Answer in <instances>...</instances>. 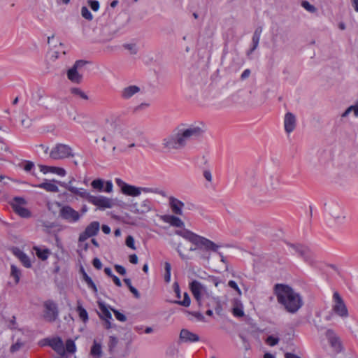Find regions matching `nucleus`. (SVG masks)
I'll list each match as a JSON object with an SVG mask.
<instances>
[{
    "mask_svg": "<svg viewBox=\"0 0 358 358\" xmlns=\"http://www.w3.org/2000/svg\"><path fill=\"white\" fill-rule=\"evenodd\" d=\"M203 177L208 182H211L212 181L213 178H212L211 172L209 170H205L203 171Z\"/></svg>",
    "mask_w": 358,
    "mask_h": 358,
    "instance_id": "69168bd1",
    "label": "nucleus"
},
{
    "mask_svg": "<svg viewBox=\"0 0 358 358\" xmlns=\"http://www.w3.org/2000/svg\"><path fill=\"white\" fill-rule=\"evenodd\" d=\"M133 211L139 215H144L152 210V205L149 199H145L140 204L134 203L132 206Z\"/></svg>",
    "mask_w": 358,
    "mask_h": 358,
    "instance_id": "412c9836",
    "label": "nucleus"
},
{
    "mask_svg": "<svg viewBox=\"0 0 358 358\" xmlns=\"http://www.w3.org/2000/svg\"><path fill=\"white\" fill-rule=\"evenodd\" d=\"M93 266L97 269H101L102 264L98 258H95L93 259Z\"/></svg>",
    "mask_w": 358,
    "mask_h": 358,
    "instance_id": "338daca9",
    "label": "nucleus"
},
{
    "mask_svg": "<svg viewBox=\"0 0 358 358\" xmlns=\"http://www.w3.org/2000/svg\"><path fill=\"white\" fill-rule=\"evenodd\" d=\"M103 184H104V182L102 180L96 179L92 182L91 185L94 189L101 192V191H103Z\"/></svg>",
    "mask_w": 358,
    "mask_h": 358,
    "instance_id": "49530a36",
    "label": "nucleus"
},
{
    "mask_svg": "<svg viewBox=\"0 0 358 358\" xmlns=\"http://www.w3.org/2000/svg\"><path fill=\"white\" fill-rule=\"evenodd\" d=\"M326 337L331 346L336 352L342 350V343L339 336L331 329H328L326 331Z\"/></svg>",
    "mask_w": 358,
    "mask_h": 358,
    "instance_id": "6ab92c4d",
    "label": "nucleus"
},
{
    "mask_svg": "<svg viewBox=\"0 0 358 358\" xmlns=\"http://www.w3.org/2000/svg\"><path fill=\"white\" fill-rule=\"evenodd\" d=\"M40 171L43 174H48L49 173L57 175L61 177H64L66 175V171L62 167L39 165Z\"/></svg>",
    "mask_w": 358,
    "mask_h": 358,
    "instance_id": "b1692460",
    "label": "nucleus"
},
{
    "mask_svg": "<svg viewBox=\"0 0 358 358\" xmlns=\"http://www.w3.org/2000/svg\"><path fill=\"white\" fill-rule=\"evenodd\" d=\"M331 310L334 314L342 320H345L349 317L348 307L338 292H334L333 294Z\"/></svg>",
    "mask_w": 358,
    "mask_h": 358,
    "instance_id": "39448f33",
    "label": "nucleus"
},
{
    "mask_svg": "<svg viewBox=\"0 0 358 358\" xmlns=\"http://www.w3.org/2000/svg\"><path fill=\"white\" fill-rule=\"evenodd\" d=\"M124 281L126 283V285L128 286L129 290L134 294V296L136 298H138L139 297V293H138V290L131 285L130 279L125 278L124 280Z\"/></svg>",
    "mask_w": 358,
    "mask_h": 358,
    "instance_id": "8fccbe9b",
    "label": "nucleus"
},
{
    "mask_svg": "<svg viewBox=\"0 0 358 358\" xmlns=\"http://www.w3.org/2000/svg\"><path fill=\"white\" fill-rule=\"evenodd\" d=\"M329 213L336 223H343L345 220L343 208L338 204H334L329 206Z\"/></svg>",
    "mask_w": 358,
    "mask_h": 358,
    "instance_id": "a211bd4d",
    "label": "nucleus"
},
{
    "mask_svg": "<svg viewBox=\"0 0 358 358\" xmlns=\"http://www.w3.org/2000/svg\"><path fill=\"white\" fill-rule=\"evenodd\" d=\"M87 3L93 11L96 12L99 10L100 6L98 1L90 0Z\"/></svg>",
    "mask_w": 358,
    "mask_h": 358,
    "instance_id": "864d4df0",
    "label": "nucleus"
},
{
    "mask_svg": "<svg viewBox=\"0 0 358 358\" xmlns=\"http://www.w3.org/2000/svg\"><path fill=\"white\" fill-rule=\"evenodd\" d=\"M352 113L355 117H358V101L349 106L341 115V117H347L350 113Z\"/></svg>",
    "mask_w": 358,
    "mask_h": 358,
    "instance_id": "e433bc0d",
    "label": "nucleus"
},
{
    "mask_svg": "<svg viewBox=\"0 0 358 358\" xmlns=\"http://www.w3.org/2000/svg\"><path fill=\"white\" fill-rule=\"evenodd\" d=\"M175 234L191 243L193 247L189 248V251L201 252L200 258L203 259L208 260L210 252H217L220 248V245L213 241L187 229L176 230Z\"/></svg>",
    "mask_w": 358,
    "mask_h": 358,
    "instance_id": "7ed1b4c3",
    "label": "nucleus"
},
{
    "mask_svg": "<svg viewBox=\"0 0 358 358\" xmlns=\"http://www.w3.org/2000/svg\"><path fill=\"white\" fill-rule=\"evenodd\" d=\"M228 285H229L231 288H232V289H235V290L237 292V293H238V295H241V289L238 288V286L237 283H236L235 281H234V280H230V281H229V282H228Z\"/></svg>",
    "mask_w": 358,
    "mask_h": 358,
    "instance_id": "bf43d9fd",
    "label": "nucleus"
},
{
    "mask_svg": "<svg viewBox=\"0 0 358 358\" xmlns=\"http://www.w3.org/2000/svg\"><path fill=\"white\" fill-rule=\"evenodd\" d=\"M100 229V224L97 221H94L87 226L85 231L79 236L78 241L80 243L86 241L87 238L97 234Z\"/></svg>",
    "mask_w": 358,
    "mask_h": 358,
    "instance_id": "f8f14e48",
    "label": "nucleus"
},
{
    "mask_svg": "<svg viewBox=\"0 0 358 358\" xmlns=\"http://www.w3.org/2000/svg\"><path fill=\"white\" fill-rule=\"evenodd\" d=\"M87 201L101 210L111 208L114 206V203L111 199L101 195L94 196L90 194Z\"/></svg>",
    "mask_w": 358,
    "mask_h": 358,
    "instance_id": "9d476101",
    "label": "nucleus"
},
{
    "mask_svg": "<svg viewBox=\"0 0 358 358\" xmlns=\"http://www.w3.org/2000/svg\"><path fill=\"white\" fill-rule=\"evenodd\" d=\"M44 318L48 322L55 321L58 315L57 305L51 301H48L44 303Z\"/></svg>",
    "mask_w": 358,
    "mask_h": 358,
    "instance_id": "f3484780",
    "label": "nucleus"
},
{
    "mask_svg": "<svg viewBox=\"0 0 358 358\" xmlns=\"http://www.w3.org/2000/svg\"><path fill=\"white\" fill-rule=\"evenodd\" d=\"M21 275H22V273H21L20 269L18 268L15 265H11L10 276L11 278H13V280H14V282H13L14 285H16L19 283V282L20 280Z\"/></svg>",
    "mask_w": 358,
    "mask_h": 358,
    "instance_id": "72a5a7b5",
    "label": "nucleus"
},
{
    "mask_svg": "<svg viewBox=\"0 0 358 358\" xmlns=\"http://www.w3.org/2000/svg\"><path fill=\"white\" fill-rule=\"evenodd\" d=\"M59 52L55 50H50L46 55V63L48 66H50L59 57Z\"/></svg>",
    "mask_w": 358,
    "mask_h": 358,
    "instance_id": "f704fd0d",
    "label": "nucleus"
},
{
    "mask_svg": "<svg viewBox=\"0 0 358 358\" xmlns=\"http://www.w3.org/2000/svg\"><path fill=\"white\" fill-rule=\"evenodd\" d=\"M113 185L111 181H107L106 182L105 189L103 191L110 193L113 191Z\"/></svg>",
    "mask_w": 358,
    "mask_h": 358,
    "instance_id": "680f3d73",
    "label": "nucleus"
},
{
    "mask_svg": "<svg viewBox=\"0 0 358 358\" xmlns=\"http://www.w3.org/2000/svg\"><path fill=\"white\" fill-rule=\"evenodd\" d=\"M49 345L60 355L65 354L64 343L60 338H54L49 341Z\"/></svg>",
    "mask_w": 358,
    "mask_h": 358,
    "instance_id": "cd10ccee",
    "label": "nucleus"
},
{
    "mask_svg": "<svg viewBox=\"0 0 358 358\" xmlns=\"http://www.w3.org/2000/svg\"><path fill=\"white\" fill-rule=\"evenodd\" d=\"M177 303L180 305H182L185 307H188L190 305L191 300L187 292L184 293L183 299L182 301H178Z\"/></svg>",
    "mask_w": 358,
    "mask_h": 358,
    "instance_id": "09e8293b",
    "label": "nucleus"
},
{
    "mask_svg": "<svg viewBox=\"0 0 358 358\" xmlns=\"http://www.w3.org/2000/svg\"><path fill=\"white\" fill-rule=\"evenodd\" d=\"M71 156L72 149L65 144H57L50 152V157L53 159H62Z\"/></svg>",
    "mask_w": 358,
    "mask_h": 358,
    "instance_id": "6e6552de",
    "label": "nucleus"
},
{
    "mask_svg": "<svg viewBox=\"0 0 358 358\" xmlns=\"http://www.w3.org/2000/svg\"><path fill=\"white\" fill-rule=\"evenodd\" d=\"M115 269L120 275H125L126 273V269L121 265H115Z\"/></svg>",
    "mask_w": 358,
    "mask_h": 358,
    "instance_id": "0e129e2a",
    "label": "nucleus"
},
{
    "mask_svg": "<svg viewBox=\"0 0 358 358\" xmlns=\"http://www.w3.org/2000/svg\"><path fill=\"white\" fill-rule=\"evenodd\" d=\"M126 245L132 250H136L134 239L131 236H128L125 241Z\"/></svg>",
    "mask_w": 358,
    "mask_h": 358,
    "instance_id": "5fc2aeb1",
    "label": "nucleus"
},
{
    "mask_svg": "<svg viewBox=\"0 0 358 358\" xmlns=\"http://www.w3.org/2000/svg\"><path fill=\"white\" fill-rule=\"evenodd\" d=\"M164 280L166 282H169L171 280V264L168 262L164 263Z\"/></svg>",
    "mask_w": 358,
    "mask_h": 358,
    "instance_id": "c03bdc74",
    "label": "nucleus"
},
{
    "mask_svg": "<svg viewBox=\"0 0 358 358\" xmlns=\"http://www.w3.org/2000/svg\"><path fill=\"white\" fill-rule=\"evenodd\" d=\"M178 349L175 346H170L166 351V355L169 357H173L178 354Z\"/></svg>",
    "mask_w": 358,
    "mask_h": 358,
    "instance_id": "3c124183",
    "label": "nucleus"
},
{
    "mask_svg": "<svg viewBox=\"0 0 358 358\" xmlns=\"http://www.w3.org/2000/svg\"><path fill=\"white\" fill-rule=\"evenodd\" d=\"M169 205L173 214L177 215H183L185 203L182 201L174 196H170L169 198Z\"/></svg>",
    "mask_w": 358,
    "mask_h": 358,
    "instance_id": "aec40b11",
    "label": "nucleus"
},
{
    "mask_svg": "<svg viewBox=\"0 0 358 358\" xmlns=\"http://www.w3.org/2000/svg\"><path fill=\"white\" fill-rule=\"evenodd\" d=\"M133 138L134 134L127 126L123 124H115L106 128L101 140L106 143L113 145V151H115L117 148L123 149L134 147Z\"/></svg>",
    "mask_w": 358,
    "mask_h": 358,
    "instance_id": "f03ea898",
    "label": "nucleus"
},
{
    "mask_svg": "<svg viewBox=\"0 0 358 358\" xmlns=\"http://www.w3.org/2000/svg\"><path fill=\"white\" fill-rule=\"evenodd\" d=\"M59 216L69 222L74 223L78 222L81 215L70 206H64L59 210Z\"/></svg>",
    "mask_w": 358,
    "mask_h": 358,
    "instance_id": "9b49d317",
    "label": "nucleus"
},
{
    "mask_svg": "<svg viewBox=\"0 0 358 358\" xmlns=\"http://www.w3.org/2000/svg\"><path fill=\"white\" fill-rule=\"evenodd\" d=\"M76 311L78 313L79 317L83 322H87L88 320V314L86 310L80 304L78 305Z\"/></svg>",
    "mask_w": 358,
    "mask_h": 358,
    "instance_id": "ea45409f",
    "label": "nucleus"
},
{
    "mask_svg": "<svg viewBox=\"0 0 358 358\" xmlns=\"http://www.w3.org/2000/svg\"><path fill=\"white\" fill-rule=\"evenodd\" d=\"M65 350L70 353H74L76 351V346L73 340L69 339L66 341Z\"/></svg>",
    "mask_w": 358,
    "mask_h": 358,
    "instance_id": "a18cd8bd",
    "label": "nucleus"
},
{
    "mask_svg": "<svg viewBox=\"0 0 358 358\" xmlns=\"http://www.w3.org/2000/svg\"><path fill=\"white\" fill-rule=\"evenodd\" d=\"M259 39H260V33L255 31L253 35V37H252L253 48L251 51H253L254 50H255L257 48V46L259 45Z\"/></svg>",
    "mask_w": 358,
    "mask_h": 358,
    "instance_id": "603ef678",
    "label": "nucleus"
},
{
    "mask_svg": "<svg viewBox=\"0 0 358 358\" xmlns=\"http://www.w3.org/2000/svg\"><path fill=\"white\" fill-rule=\"evenodd\" d=\"M279 186L278 177L272 174L264 175V183H262V192H269L276 189Z\"/></svg>",
    "mask_w": 358,
    "mask_h": 358,
    "instance_id": "ddd939ff",
    "label": "nucleus"
},
{
    "mask_svg": "<svg viewBox=\"0 0 358 358\" xmlns=\"http://www.w3.org/2000/svg\"><path fill=\"white\" fill-rule=\"evenodd\" d=\"M232 314L236 317L244 316L243 305L241 301L236 299L233 302Z\"/></svg>",
    "mask_w": 358,
    "mask_h": 358,
    "instance_id": "7c9ffc66",
    "label": "nucleus"
},
{
    "mask_svg": "<svg viewBox=\"0 0 358 358\" xmlns=\"http://www.w3.org/2000/svg\"><path fill=\"white\" fill-rule=\"evenodd\" d=\"M83 61L76 62L74 65L67 71L68 79L74 83H80L83 80V76L78 72V69L84 65Z\"/></svg>",
    "mask_w": 358,
    "mask_h": 358,
    "instance_id": "4468645a",
    "label": "nucleus"
},
{
    "mask_svg": "<svg viewBox=\"0 0 358 358\" xmlns=\"http://www.w3.org/2000/svg\"><path fill=\"white\" fill-rule=\"evenodd\" d=\"M163 222L169 224L171 226L184 229L185 222L178 216L174 215H165L161 217Z\"/></svg>",
    "mask_w": 358,
    "mask_h": 358,
    "instance_id": "5701e85b",
    "label": "nucleus"
},
{
    "mask_svg": "<svg viewBox=\"0 0 358 358\" xmlns=\"http://www.w3.org/2000/svg\"><path fill=\"white\" fill-rule=\"evenodd\" d=\"M60 185L69 191L71 194H73L76 196H78L81 199L88 200L90 196V193L84 188H78L74 187L71 185V182H59Z\"/></svg>",
    "mask_w": 358,
    "mask_h": 358,
    "instance_id": "dca6fc26",
    "label": "nucleus"
},
{
    "mask_svg": "<svg viewBox=\"0 0 358 358\" xmlns=\"http://www.w3.org/2000/svg\"><path fill=\"white\" fill-rule=\"evenodd\" d=\"M129 262L134 264H136L138 262V257L135 254L129 255Z\"/></svg>",
    "mask_w": 358,
    "mask_h": 358,
    "instance_id": "774afa93",
    "label": "nucleus"
},
{
    "mask_svg": "<svg viewBox=\"0 0 358 358\" xmlns=\"http://www.w3.org/2000/svg\"><path fill=\"white\" fill-rule=\"evenodd\" d=\"M301 6L305 9L307 11L310 12V13H314L316 12L317 9L316 8L310 4L308 1H302L301 3Z\"/></svg>",
    "mask_w": 358,
    "mask_h": 358,
    "instance_id": "de8ad7c7",
    "label": "nucleus"
},
{
    "mask_svg": "<svg viewBox=\"0 0 358 358\" xmlns=\"http://www.w3.org/2000/svg\"><path fill=\"white\" fill-rule=\"evenodd\" d=\"M173 290L178 299H180V290L178 282H174L173 285Z\"/></svg>",
    "mask_w": 358,
    "mask_h": 358,
    "instance_id": "e2e57ef3",
    "label": "nucleus"
},
{
    "mask_svg": "<svg viewBox=\"0 0 358 358\" xmlns=\"http://www.w3.org/2000/svg\"><path fill=\"white\" fill-rule=\"evenodd\" d=\"M203 132V127L199 125L181 124L163 140L162 144L169 150L182 149L189 141L201 137Z\"/></svg>",
    "mask_w": 358,
    "mask_h": 358,
    "instance_id": "f257e3e1",
    "label": "nucleus"
},
{
    "mask_svg": "<svg viewBox=\"0 0 358 358\" xmlns=\"http://www.w3.org/2000/svg\"><path fill=\"white\" fill-rule=\"evenodd\" d=\"M189 287L199 306H201L204 298L207 297L206 296L209 293L208 290L200 282L195 280L189 282Z\"/></svg>",
    "mask_w": 358,
    "mask_h": 358,
    "instance_id": "0eeeda50",
    "label": "nucleus"
},
{
    "mask_svg": "<svg viewBox=\"0 0 358 358\" xmlns=\"http://www.w3.org/2000/svg\"><path fill=\"white\" fill-rule=\"evenodd\" d=\"M99 308L101 311L100 317L105 320L106 328L110 329L111 327L110 320H112V315L109 309L103 304H100Z\"/></svg>",
    "mask_w": 358,
    "mask_h": 358,
    "instance_id": "c756f323",
    "label": "nucleus"
},
{
    "mask_svg": "<svg viewBox=\"0 0 358 358\" xmlns=\"http://www.w3.org/2000/svg\"><path fill=\"white\" fill-rule=\"evenodd\" d=\"M275 292L278 303L282 305L287 312L295 313L302 306L301 296L289 286L276 285Z\"/></svg>",
    "mask_w": 358,
    "mask_h": 358,
    "instance_id": "20e7f679",
    "label": "nucleus"
},
{
    "mask_svg": "<svg viewBox=\"0 0 358 358\" xmlns=\"http://www.w3.org/2000/svg\"><path fill=\"white\" fill-rule=\"evenodd\" d=\"M33 250L35 251L36 256L40 259L45 261L46 260L50 255L51 254V252L49 249L45 248H41L38 246H34L33 248Z\"/></svg>",
    "mask_w": 358,
    "mask_h": 358,
    "instance_id": "2f4dec72",
    "label": "nucleus"
},
{
    "mask_svg": "<svg viewBox=\"0 0 358 358\" xmlns=\"http://www.w3.org/2000/svg\"><path fill=\"white\" fill-rule=\"evenodd\" d=\"M111 310L113 311L114 315L117 320L120 322H125L127 320V317L124 314L120 313L118 310L114 309Z\"/></svg>",
    "mask_w": 358,
    "mask_h": 358,
    "instance_id": "4d7b16f0",
    "label": "nucleus"
},
{
    "mask_svg": "<svg viewBox=\"0 0 358 358\" xmlns=\"http://www.w3.org/2000/svg\"><path fill=\"white\" fill-rule=\"evenodd\" d=\"M296 125V116L290 112L286 113L284 117V128L285 132L287 134H290L295 129Z\"/></svg>",
    "mask_w": 358,
    "mask_h": 358,
    "instance_id": "4be33fe9",
    "label": "nucleus"
},
{
    "mask_svg": "<svg viewBox=\"0 0 358 358\" xmlns=\"http://www.w3.org/2000/svg\"><path fill=\"white\" fill-rule=\"evenodd\" d=\"M101 346L96 341H94L93 346L91 348L90 354L94 357H99L101 355Z\"/></svg>",
    "mask_w": 358,
    "mask_h": 358,
    "instance_id": "58836bf2",
    "label": "nucleus"
},
{
    "mask_svg": "<svg viewBox=\"0 0 358 358\" xmlns=\"http://www.w3.org/2000/svg\"><path fill=\"white\" fill-rule=\"evenodd\" d=\"M55 182H59L57 180H45L43 182L34 185L36 187L43 189L47 192L57 193L59 192V188Z\"/></svg>",
    "mask_w": 358,
    "mask_h": 358,
    "instance_id": "bb28decb",
    "label": "nucleus"
},
{
    "mask_svg": "<svg viewBox=\"0 0 358 358\" xmlns=\"http://www.w3.org/2000/svg\"><path fill=\"white\" fill-rule=\"evenodd\" d=\"M141 92V87L138 85H129L124 87L121 91V96L124 99H129L135 94Z\"/></svg>",
    "mask_w": 358,
    "mask_h": 358,
    "instance_id": "a878e982",
    "label": "nucleus"
},
{
    "mask_svg": "<svg viewBox=\"0 0 358 358\" xmlns=\"http://www.w3.org/2000/svg\"><path fill=\"white\" fill-rule=\"evenodd\" d=\"M71 94L76 98L81 100H87L88 96L84 91L78 87H73L70 90Z\"/></svg>",
    "mask_w": 358,
    "mask_h": 358,
    "instance_id": "c9c22d12",
    "label": "nucleus"
},
{
    "mask_svg": "<svg viewBox=\"0 0 358 358\" xmlns=\"http://www.w3.org/2000/svg\"><path fill=\"white\" fill-rule=\"evenodd\" d=\"M206 296L207 297L204 298V301L202 302L201 306H213L216 303V298L214 296H213L211 292H209Z\"/></svg>",
    "mask_w": 358,
    "mask_h": 358,
    "instance_id": "4c0bfd02",
    "label": "nucleus"
},
{
    "mask_svg": "<svg viewBox=\"0 0 358 358\" xmlns=\"http://www.w3.org/2000/svg\"><path fill=\"white\" fill-rule=\"evenodd\" d=\"M180 340L183 343H194L199 341V336L188 329H183L180 333Z\"/></svg>",
    "mask_w": 358,
    "mask_h": 358,
    "instance_id": "393cba45",
    "label": "nucleus"
},
{
    "mask_svg": "<svg viewBox=\"0 0 358 358\" xmlns=\"http://www.w3.org/2000/svg\"><path fill=\"white\" fill-rule=\"evenodd\" d=\"M34 167V164L30 161H27L24 165V170L25 171H30Z\"/></svg>",
    "mask_w": 358,
    "mask_h": 358,
    "instance_id": "052dcab7",
    "label": "nucleus"
},
{
    "mask_svg": "<svg viewBox=\"0 0 358 358\" xmlns=\"http://www.w3.org/2000/svg\"><path fill=\"white\" fill-rule=\"evenodd\" d=\"M24 346V343L17 340L15 343H14L10 348V351L13 353L19 351L20 350L22 349Z\"/></svg>",
    "mask_w": 358,
    "mask_h": 358,
    "instance_id": "79ce46f5",
    "label": "nucleus"
},
{
    "mask_svg": "<svg viewBox=\"0 0 358 358\" xmlns=\"http://www.w3.org/2000/svg\"><path fill=\"white\" fill-rule=\"evenodd\" d=\"M247 186L255 192H262V183H264V174L250 172L247 178Z\"/></svg>",
    "mask_w": 358,
    "mask_h": 358,
    "instance_id": "1a4fd4ad",
    "label": "nucleus"
},
{
    "mask_svg": "<svg viewBox=\"0 0 358 358\" xmlns=\"http://www.w3.org/2000/svg\"><path fill=\"white\" fill-rule=\"evenodd\" d=\"M13 211L22 218H30L31 212L27 208V201L22 197H14L10 202Z\"/></svg>",
    "mask_w": 358,
    "mask_h": 358,
    "instance_id": "423d86ee",
    "label": "nucleus"
},
{
    "mask_svg": "<svg viewBox=\"0 0 358 358\" xmlns=\"http://www.w3.org/2000/svg\"><path fill=\"white\" fill-rule=\"evenodd\" d=\"M80 13L82 17L89 21H92L94 18L93 15L86 6H83L81 8Z\"/></svg>",
    "mask_w": 358,
    "mask_h": 358,
    "instance_id": "a19ab883",
    "label": "nucleus"
},
{
    "mask_svg": "<svg viewBox=\"0 0 358 358\" xmlns=\"http://www.w3.org/2000/svg\"><path fill=\"white\" fill-rule=\"evenodd\" d=\"M115 182L120 187L122 194L131 196H138L140 195L139 187L129 185L120 178H117Z\"/></svg>",
    "mask_w": 358,
    "mask_h": 358,
    "instance_id": "2eb2a0df",
    "label": "nucleus"
},
{
    "mask_svg": "<svg viewBox=\"0 0 358 358\" xmlns=\"http://www.w3.org/2000/svg\"><path fill=\"white\" fill-rule=\"evenodd\" d=\"M140 195L144 194H155L164 196V192L159 188L154 186L150 187H139Z\"/></svg>",
    "mask_w": 358,
    "mask_h": 358,
    "instance_id": "473e14b6",
    "label": "nucleus"
},
{
    "mask_svg": "<svg viewBox=\"0 0 358 358\" xmlns=\"http://www.w3.org/2000/svg\"><path fill=\"white\" fill-rule=\"evenodd\" d=\"M123 47L128 50L131 55H136L138 52V47L136 43H125L123 45Z\"/></svg>",
    "mask_w": 358,
    "mask_h": 358,
    "instance_id": "37998d69",
    "label": "nucleus"
},
{
    "mask_svg": "<svg viewBox=\"0 0 358 358\" xmlns=\"http://www.w3.org/2000/svg\"><path fill=\"white\" fill-rule=\"evenodd\" d=\"M279 339L273 336H268L266 339V343L271 346H274L278 343Z\"/></svg>",
    "mask_w": 358,
    "mask_h": 358,
    "instance_id": "13d9d810",
    "label": "nucleus"
},
{
    "mask_svg": "<svg viewBox=\"0 0 358 358\" xmlns=\"http://www.w3.org/2000/svg\"><path fill=\"white\" fill-rule=\"evenodd\" d=\"M13 253L17 258L20 259V261L25 267L30 268L31 266V263L29 257L20 249L17 248H13Z\"/></svg>",
    "mask_w": 358,
    "mask_h": 358,
    "instance_id": "c85d7f7f",
    "label": "nucleus"
},
{
    "mask_svg": "<svg viewBox=\"0 0 358 358\" xmlns=\"http://www.w3.org/2000/svg\"><path fill=\"white\" fill-rule=\"evenodd\" d=\"M84 278L88 286L90 288H92L94 292H96V287L94 282L92 281V280L91 279V278L85 274Z\"/></svg>",
    "mask_w": 358,
    "mask_h": 358,
    "instance_id": "6e6d98bb",
    "label": "nucleus"
}]
</instances>
